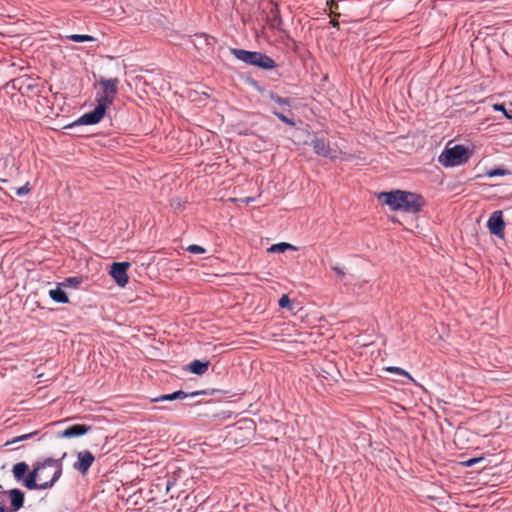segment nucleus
Segmentation results:
<instances>
[{"label": "nucleus", "mask_w": 512, "mask_h": 512, "mask_svg": "<svg viewBox=\"0 0 512 512\" xmlns=\"http://www.w3.org/2000/svg\"><path fill=\"white\" fill-rule=\"evenodd\" d=\"M65 456L66 453L61 459L47 458L43 462L34 464L33 470L24 480V486L29 490L51 488L62 475V460Z\"/></svg>", "instance_id": "obj_1"}, {"label": "nucleus", "mask_w": 512, "mask_h": 512, "mask_svg": "<svg viewBox=\"0 0 512 512\" xmlns=\"http://www.w3.org/2000/svg\"><path fill=\"white\" fill-rule=\"evenodd\" d=\"M377 199L393 211L406 213H417L424 205V199L420 195L402 190L381 192L377 195Z\"/></svg>", "instance_id": "obj_2"}, {"label": "nucleus", "mask_w": 512, "mask_h": 512, "mask_svg": "<svg viewBox=\"0 0 512 512\" xmlns=\"http://www.w3.org/2000/svg\"><path fill=\"white\" fill-rule=\"evenodd\" d=\"M230 52L235 56V58L248 65L256 66L265 70H270L276 67L275 61L261 52H252L238 48H232L230 49Z\"/></svg>", "instance_id": "obj_3"}, {"label": "nucleus", "mask_w": 512, "mask_h": 512, "mask_svg": "<svg viewBox=\"0 0 512 512\" xmlns=\"http://www.w3.org/2000/svg\"><path fill=\"white\" fill-rule=\"evenodd\" d=\"M470 155L469 149L463 145L447 146L440 154L438 161L444 167H455L467 163Z\"/></svg>", "instance_id": "obj_4"}, {"label": "nucleus", "mask_w": 512, "mask_h": 512, "mask_svg": "<svg viewBox=\"0 0 512 512\" xmlns=\"http://www.w3.org/2000/svg\"><path fill=\"white\" fill-rule=\"evenodd\" d=\"M118 83L119 80L117 78L113 79H105L100 78L98 81V84L102 88V93L97 97V102L101 105H104L105 107H108L111 105L115 99V96L118 91Z\"/></svg>", "instance_id": "obj_5"}, {"label": "nucleus", "mask_w": 512, "mask_h": 512, "mask_svg": "<svg viewBox=\"0 0 512 512\" xmlns=\"http://www.w3.org/2000/svg\"><path fill=\"white\" fill-rule=\"evenodd\" d=\"M106 109H107V107L98 103L93 111H90V112L82 115L77 121H75L73 124H71L70 127H73L75 125L97 124L103 119Z\"/></svg>", "instance_id": "obj_6"}, {"label": "nucleus", "mask_w": 512, "mask_h": 512, "mask_svg": "<svg viewBox=\"0 0 512 512\" xmlns=\"http://www.w3.org/2000/svg\"><path fill=\"white\" fill-rule=\"evenodd\" d=\"M487 228L489 232L501 239L505 236V222L503 220V213L501 210L494 211L488 221Z\"/></svg>", "instance_id": "obj_7"}, {"label": "nucleus", "mask_w": 512, "mask_h": 512, "mask_svg": "<svg viewBox=\"0 0 512 512\" xmlns=\"http://www.w3.org/2000/svg\"><path fill=\"white\" fill-rule=\"evenodd\" d=\"M129 267V262H116L111 266L110 275L120 287H124L128 283L127 270Z\"/></svg>", "instance_id": "obj_8"}, {"label": "nucleus", "mask_w": 512, "mask_h": 512, "mask_svg": "<svg viewBox=\"0 0 512 512\" xmlns=\"http://www.w3.org/2000/svg\"><path fill=\"white\" fill-rule=\"evenodd\" d=\"M94 461L95 457L90 451H80L77 453V460L74 462L73 467L82 475H86Z\"/></svg>", "instance_id": "obj_9"}, {"label": "nucleus", "mask_w": 512, "mask_h": 512, "mask_svg": "<svg viewBox=\"0 0 512 512\" xmlns=\"http://www.w3.org/2000/svg\"><path fill=\"white\" fill-rule=\"evenodd\" d=\"M311 145L314 152L320 156L330 159H336L338 157V151L331 149L324 139L315 138L312 140Z\"/></svg>", "instance_id": "obj_10"}, {"label": "nucleus", "mask_w": 512, "mask_h": 512, "mask_svg": "<svg viewBox=\"0 0 512 512\" xmlns=\"http://www.w3.org/2000/svg\"><path fill=\"white\" fill-rule=\"evenodd\" d=\"M90 430V427L84 424L71 425L58 434L60 438H72L84 435Z\"/></svg>", "instance_id": "obj_11"}, {"label": "nucleus", "mask_w": 512, "mask_h": 512, "mask_svg": "<svg viewBox=\"0 0 512 512\" xmlns=\"http://www.w3.org/2000/svg\"><path fill=\"white\" fill-rule=\"evenodd\" d=\"M199 394H201V392L196 391V392L187 394L184 391L179 390V391H175L171 394L161 395V396L153 399V401L159 402V401H172V400H176V399L182 400V399L187 398L188 396H197Z\"/></svg>", "instance_id": "obj_12"}, {"label": "nucleus", "mask_w": 512, "mask_h": 512, "mask_svg": "<svg viewBox=\"0 0 512 512\" xmlns=\"http://www.w3.org/2000/svg\"><path fill=\"white\" fill-rule=\"evenodd\" d=\"M11 500V507L14 511L19 510L24 503V493L19 489H12L8 492Z\"/></svg>", "instance_id": "obj_13"}, {"label": "nucleus", "mask_w": 512, "mask_h": 512, "mask_svg": "<svg viewBox=\"0 0 512 512\" xmlns=\"http://www.w3.org/2000/svg\"><path fill=\"white\" fill-rule=\"evenodd\" d=\"M209 365V361L202 362L200 360H194L188 365V369L194 374L203 375L207 372Z\"/></svg>", "instance_id": "obj_14"}, {"label": "nucleus", "mask_w": 512, "mask_h": 512, "mask_svg": "<svg viewBox=\"0 0 512 512\" xmlns=\"http://www.w3.org/2000/svg\"><path fill=\"white\" fill-rule=\"evenodd\" d=\"M49 296L52 298L53 301L57 303H68L69 299L65 293V291L60 287L57 286L55 289H51L49 291Z\"/></svg>", "instance_id": "obj_15"}, {"label": "nucleus", "mask_w": 512, "mask_h": 512, "mask_svg": "<svg viewBox=\"0 0 512 512\" xmlns=\"http://www.w3.org/2000/svg\"><path fill=\"white\" fill-rule=\"evenodd\" d=\"M29 466L26 462H19L13 466V476L17 481L25 480L24 476L27 473Z\"/></svg>", "instance_id": "obj_16"}, {"label": "nucleus", "mask_w": 512, "mask_h": 512, "mask_svg": "<svg viewBox=\"0 0 512 512\" xmlns=\"http://www.w3.org/2000/svg\"><path fill=\"white\" fill-rule=\"evenodd\" d=\"M286 250H297V248L295 246H293L292 244L282 242V243H277V244L272 245L268 249V252L284 253Z\"/></svg>", "instance_id": "obj_17"}, {"label": "nucleus", "mask_w": 512, "mask_h": 512, "mask_svg": "<svg viewBox=\"0 0 512 512\" xmlns=\"http://www.w3.org/2000/svg\"><path fill=\"white\" fill-rule=\"evenodd\" d=\"M66 38L73 42H91L95 41V38L90 35H81V34H71L67 35Z\"/></svg>", "instance_id": "obj_18"}, {"label": "nucleus", "mask_w": 512, "mask_h": 512, "mask_svg": "<svg viewBox=\"0 0 512 512\" xmlns=\"http://www.w3.org/2000/svg\"><path fill=\"white\" fill-rule=\"evenodd\" d=\"M385 370L387 372L394 373V374H397V375H400V376H405V377H408L409 379H412L410 374L407 371H405L404 369L400 368V367L390 366V367H387Z\"/></svg>", "instance_id": "obj_19"}, {"label": "nucleus", "mask_w": 512, "mask_h": 512, "mask_svg": "<svg viewBox=\"0 0 512 512\" xmlns=\"http://www.w3.org/2000/svg\"><path fill=\"white\" fill-rule=\"evenodd\" d=\"M270 98H271L272 101H274L275 103H277L279 105H283V106H290L291 105V102H290V100L288 98H282V97H280L277 94L271 93L270 94Z\"/></svg>", "instance_id": "obj_20"}, {"label": "nucleus", "mask_w": 512, "mask_h": 512, "mask_svg": "<svg viewBox=\"0 0 512 512\" xmlns=\"http://www.w3.org/2000/svg\"><path fill=\"white\" fill-rule=\"evenodd\" d=\"M35 434H36V432H33V433H28V434H24V435H21V436L14 437L12 440L6 442V445L15 444L17 442L30 439Z\"/></svg>", "instance_id": "obj_21"}, {"label": "nucleus", "mask_w": 512, "mask_h": 512, "mask_svg": "<svg viewBox=\"0 0 512 512\" xmlns=\"http://www.w3.org/2000/svg\"><path fill=\"white\" fill-rule=\"evenodd\" d=\"M273 113H274V115H276V116H277V118H278L279 120H281L282 122H284V123H286V124H288V125H290V126H292V127H293V126H295V121H294L292 118H288V117H287V116H285L284 114L279 113V112H277V111H274Z\"/></svg>", "instance_id": "obj_22"}, {"label": "nucleus", "mask_w": 512, "mask_h": 512, "mask_svg": "<svg viewBox=\"0 0 512 512\" xmlns=\"http://www.w3.org/2000/svg\"><path fill=\"white\" fill-rule=\"evenodd\" d=\"M331 269L335 272V274L339 280H343L344 277L346 276L344 267H341L339 265H334L331 267Z\"/></svg>", "instance_id": "obj_23"}, {"label": "nucleus", "mask_w": 512, "mask_h": 512, "mask_svg": "<svg viewBox=\"0 0 512 512\" xmlns=\"http://www.w3.org/2000/svg\"><path fill=\"white\" fill-rule=\"evenodd\" d=\"M187 250L193 254H204L206 252L205 248L199 245H190Z\"/></svg>", "instance_id": "obj_24"}, {"label": "nucleus", "mask_w": 512, "mask_h": 512, "mask_svg": "<svg viewBox=\"0 0 512 512\" xmlns=\"http://www.w3.org/2000/svg\"><path fill=\"white\" fill-rule=\"evenodd\" d=\"M81 283V278H78V277H69V278H66L65 281L61 284V285H64V286H69V285H78Z\"/></svg>", "instance_id": "obj_25"}, {"label": "nucleus", "mask_w": 512, "mask_h": 512, "mask_svg": "<svg viewBox=\"0 0 512 512\" xmlns=\"http://www.w3.org/2000/svg\"><path fill=\"white\" fill-rule=\"evenodd\" d=\"M278 304L281 308H290V299H289L288 295L283 294L281 296V298L279 299Z\"/></svg>", "instance_id": "obj_26"}, {"label": "nucleus", "mask_w": 512, "mask_h": 512, "mask_svg": "<svg viewBox=\"0 0 512 512\" xmlns=\"http://www.w3.org/2000/svg\"><path fill=\"white\" fill-rule=\"evenodd\" d=\"M30 192V187H29V184L26 183L24 186L18 188L16 190V194L18 196H24V195H27L28 193Z\"/></svg>", "instance_id": "obj_27"}, {"label": "nucleus", "mask_w": 512, "mask_h": 512, "mask_svg": "<svg viewBox=\"0 0 512 512\" xmlns=\"http://www.w3.org/2000/svg\"><path fill=\"white\" fill-rule=\"evenodd\" d=\"M482 460H483V458H481V457H479V458H471V459H469L467 461H464L462 464L464 466H466V467H471V466L475 465L476 463H478V462H480Z\"/></svg>", "instance_id": "obj_28"}, {"label": "nucleus", "mask_w": 512, "mask_h": 512, "mask_svg": "<svg viewBox=\"0 0 512 512\" xmlns=\"http://www.w3.org/2000/svg\"><path fill=\"white\" fill-rule=\"evenodd\" d=\"M9 165H10V170H11L14 166V162L12 161V163H10L8 158L0 159V167H2L3 169H6Z\"/></svg>", "instance_id": "obj_29"}, {"label": "nucleus", "mask_w": 512, "mask_h": 512, "mask_svg": "<svg viewBox=\"0 0 512 512\" xmlns=\"http://www.w3.org/2000/svg\"><path fill=\"white\" fill-rule=\"evenodd\" d=\"M504 174H505L504 170H502V169H495V170L490 171L488 173V176L489 177H494V176H502Z\"/></svg>", "instance_id": "obj_30"}, {"label": "nucleus", "mask_w": 512, "mask_h": 512, "mask_svg": "<svg viewBox=\"0 0 512 512\" xmlns=\"http://www.w3.org/2000/svg\"><path fill=\"white\" fill-rule=\"evenodd\" d=\"M327 5L329 6L332 13H333V9L338 8V4L335 0H327Z\"/></svg>", "instance_id": "obj_31"}, {"label": "nucleus", "mask_w": 512, "mask_h": 512, "mask_svg": "<svg viewBox=\"0 0 512 512\" xmlns=\"http://www.w3.org/2000/svg\"><path fill=\"white\" fill-rule=\"evenodd\" d=\"M494 109L497 110V111H502L503 113H504V111H507L503 104H496V105H494Z\"/></svg>", "instance_id": "obj_32"}, {"label": "nucleus", "mask_w": 512, "mask_h": 512, "mask_svg": "<svg viewBox=\"0 0 512 512\" xmlns=\"http://www.w3.org/2000/svg\"><path fill=\"white\" fill-rule=\"evenodd\" d=\"M173 484H174V482H173V481H170V480H168V481H167V483H166V487H165L166 493H168V492H169V490H170V488H171V486H172Z\"/></svg>", "instance_id": "obj_33"}, {"label": "nucleus", "mask_w": 512, "mask_h": 512, "mask_svg": "<svg viewBox=\"0 0 512 512\" xmlns=\"http://www.w3.org/2000/svg\"><path fill=\"white\" fill-rule=\"evenodd\" d=\"M504 114L507 118H512V111L509 110V111H504Z\"/></svg>", "instance_id": "obj_34"}, {"label": "nucleus", "mask_w": 512, "mask_h": 512, "mask_svg": "<svg viewBox=\"0 0 512 512\" xmlns=\"http://www.w3.org/2000/svg\"><path fill=\"white\" fill-rule=\"evenodd\" d=\"M330 23L335 27L338 25V22L335 19H332Z\"/></svg>", "instance_id": "obj_35"}, {"label": "nucleus", "mask_w": 512, "mask_h": 512, "mask_svg": "<svg viewBox=\"0 0 512 512\" xmlns=\"http://www.w3.org/2000/svg\"><path fill=\"white\" fill-rule=\"evenodd\" d=\"M253 200H254L253 198H247L246 202L249 203V202H251Z\"/></svg>", "instance_id": "obj_36"}, {"label": "nucleus", "mask_w": 512, "mask_h": 512, "mask_svg": "<svg viewBox=\"0 0 512 512\" xmlns=\"http://www.w3.org/2000/svg\"><path fill=\"white\" fill-rule=\"evenodd\" d=\"M0 512H5V508L3 506H0Z\"/></svg>", "instance_id": "obj_37"}, {"label": "nucleus", "mask_w": 512, "mask_h": 512, "mask_svg": "<svg viewBox=\"0 0 512 512\" xmlns=\"http://www.w3.org/2000/svg\"><path fill=\"white\" fill-rule=\"evenodd\" d=\"M1 182H6V179L0 177Z\"/></svg>", "instance_id": "obj_38"}]
</instances>
